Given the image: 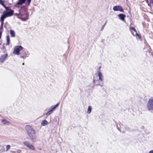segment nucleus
Returning <instances> with one entry per match:
<instances>
[{
  "label": "nucleus",
  "mask_w": 153,
  "mask_h": 153,
  "mask_svg": "<svg viewBox=\"0 0 153 153\" xmlns=\"http://www.w3.org/2000/svg\"><path fill=\"white\" fill-rule=\"evenodd\" d=\"M27 9L25 6L22 7L19 10V13L17 14L18 17L24 21L27 20L29 16V15L27 13Z\"/></svg>",
  "instance_id": "nucleus-1"
},
{
  "label": "nucleus",
  "mask_w": 153,
  "mask_h": 153,
  "mask_svg": "<svg viewBox=\"0 0 153 153\" xmlns=\"http://www.w3.org/2000/svg\"><path fill=\"white\" fill-rule=\"evenodd\" d=\"M148 153H153V150L150 151Z\"/></svg>",
  "instance_id": "nucleus-26"
},
{
  "label": "nucleus",
  "mask_w": 153,
  "mask_h": 153,
  "mask_svg": "<svg viewBox=\"0 0 153 153\" xmlns=\"http://www.w3.org/2000/svg\"><path fill=\"white\" fill-rule=\"evenodd\" d=\"M136 35L137 36H138V37H139V38H140V35L137 33H136Z\"/></svg>",
  "instance_id": "nucleus-24"
},
{
  "label": "nucleus",
  "mask_w": 153,
  "mask_h": 153,
  "mask_svg": "<svg viewBox=\"0 0 153 153\" xmlns=\"http://www.w3.org/2000/svg\"><path fill=\"white\" fill-rule=\"evenodd\" d=\"M2 6L3 7H4L5 8H7V7H6L4 4Z\"/></svg>",
  "instance_id": "nucleus-27"
},
{
  "label": "nucleus",
  "mask_w": 153,
  "mask_h": 153,
  "mask_svg": "<svg viewBox=\"0 0 153 153\" xmlns=\"http://www.w3.org/2000/svg\"><path fill=\"white\" fill-rule=\"evenodd\" d=\"M93 82L94 83V84L95 83V79H93Z\"/></svg>",
  "instance_id": "nucleus-32"
},
{
  "label": "nucleus",
  "mask_w": 153,
  "mask_h": 153,
  "mask_svg": "<svg viewBox=\"0 0 153 153\" xmlns=\"http://www.w3.org/2000/svg\"><path fill=\"white\" fill-rule=\"evenodd\" d=\"M98 76L99 77V79L101 81H103V76L102 73L99 71L98 72Z\"/></svg>",
  "instance_id": "nucleus-13"
},
{
  "label": "nucleus",
  "mask_w": 153,
  "mask_h": 153,
  "mask_svg": "<svg viewBox=\"0 0 153 153\" xmlns=\"http://www.w3.org/2000/svg\"><path fill=\"white\" fill-rule=\"evenodd\" d=\"M0 4L2 5H3L4 4V1L2 0H0Z\"/></svg>",
  "instance_id": "nucleus-21"
},
{
  "label": "nucleus",
  "mask_w": 153,
  "mask_h": 153,
  "mask_svg": "<svg viewBox=\"0 0 153 153\" xmlns=\"http://www.w3.org/2000/svg\"><path fill=\"white\" fill-rule=\"evenodd\" d=\"M2 6L3 7H4L5 8H7V7H6L4 4Z\"/></svg>",
  "instance_id": "nucleus-28"
},
{
  "label": "nucleus",
  "mask_w": 153,
  "mask_h": 153,
  "mask_svg": "<svg viewBox=\"0 0 153 153\" xmlns=\"http://www.w3.org/2000/svg\"><path fill=\"white\" fill-rule=\"evenodd\" d=\"M25 129L30 138L33 141H35L37 139L36 135V131L29 125L26 126Z\"/></svg>",
  "instance_id": "nucleus-2"
},
{
  "label": "nucleus",
  "mask_w": 153,
  "mask_h": 153,
  "mask_svg": "<svg viewBox=\"0 0 153 153\" xmlns=\"http://www.w3.org/2000/svg\"><path fill=\"white\" fill-rule=\"evenodd\" d=\"M101 87H102V85H100Z\"/></svg>",
  "instance_id": "nucleus-34"
},
{
  "label": "nucleus",
  "mask_w": 153,
  "mask_h": 153,
  "mask_svg": "<svg viewBox=\"0 0 153 153\" xmlns=\"http://www.w3.org/2000/svg\"><path fill=\"white\" fill-rule=\"evenodd\" d=\"M22 65H24V63H23L22 64Z\"/></svg>",
  "instance_id": "nucleus-33"
},
{
  "label": "nucleus",
  "mask_w": 153,
  "mask_h": 153,
  "mask_svg": "<svg viewBox=\"0 0 153 153\" xmlns=\"http://www.w3.org/2000/svg\"><path fill=\"white\" fill-rule=\"evenodd\" d=\"M23 144L28 147L30 149L32 150H35V147L33 145L27 141H24L23 142Z\"/></svg>",
  "instance_id": "nucleus-6"
},
{
  "label": "nucleus",
  "mask_w": 153,
  "mask_h": 153,
  "mask_svg": "<svg viewBox=\"0 0 153 153\" xmlns=\"http://www.w3.org/2000/svg\"><path fill=\"white\" fill-rule=\"evenodd\" d=\"M39 149L40 150H41V148Z\"/></svg>",
  "instance_id": "nucleus-35"
},
{
  "label": "nucleus",
  "mask_w": 153,
  "mask_h": 153,
  "mask_svg": "<svg viewBox=\"0 0 153 153\" xmlns=\"http://www.w3.org/2000/svg\"><path fill=\"white\" fill-rule=\"evenodd\" d=\"M91 109L92 108L91 106H89L88 108V110L87 111V113L88 114H90L91 112Z\"/></svg>",
  "instance_id": "nucleus-17"
},
{
  "label": "nucleus",
  "mask_w": 153,
  "mask_h": 153,
  "mask_svg": "<svg viewBox=\"0 0 153 153\" xmlns=\"http://www.w3.org/2000/svg\"><path fill=\"white\" fill-rule=\"evenodd\" d=\"M117 128L118 130L120 132H121V131L120 130V129L118 127V126H117Z\"/></svg>",
  "instance_id": "nucleus-30"
},
{
  "label": "nucleus",
  "mask_w": 153,
  "mask_h": 153,
  "mask_svg": "<svg viewBox=\"0 0 153 153\" xmlns=\"http://www.w3.org/2000/svg\"><path fill=\"white\" fill-rule=\"evenodd\" d=\"M6 11H8L10 9H9V7H7V8H5Z\"/></svg>",
  "instance_id": "nucleus-25"
},
{
  "label": "nucleus",
  "mask_w": 153,
  "mask_h": 153,
  "mask_svg": "<svg viewBox=\"0 0 153 153\" xmlns=\"http://www.w3.org/2000/svg\"><path fill=\"white\" fill-rule=\"evenodd\" d=\"M7 55V54H3L1 55L0 58V61L1 62H3L5 60Z\"/></svg>",
  "instance_id": "nucleus-10"
},
{
  "label": "nucleus",
  "mask_w": 153,
  "mask_h": 153,
  "mask_svg": "<svg viewBox=\"0 0 153 153\" xmlns=\"http://www.w3.org/2000/svg\"><path fill=\"white\" fill-rule=\"evenodd\" d=\"M48 122L45 120H42L41 123V124L42 126H46L48 124Z\"/></svg>",
  "instance_id": "nucleus-14"
},
{
  "label": "nucleus",
  "mask_w": 153,
  "mask_h": 153,
  "mask_svg": "<svg viewBox=\"0 0 153 153\" xmlns=\"http://www.w3.org/2000/svg\"><path fill=\"white\" fill-rule=\"evenodd\" d=\"M10 42V39L9 36H7V42L6 44V45H8L9 44Z\"/></svg>",
  "instance_id": "nucleus-16"
},
{
  "label": "nucleus",
  "mask_w": 153,
  "mask_h": 153,
  "mask_svg": "<svg viewBox=\"0 0 153 153\" xmlns=\"http://www.w3.org/2000/svg\"><path fill=\"white\" fill-rule=\"evenodd\" d=\"M130 30H134V32H137V30H136L135 29V28L134 27H131Z\"/></svg>",
  "instance_id": "nucleus-22"
},
{
  "label": "nucleus",
  "mask_w": 153,
  "mask_h": 153,
  "mask_svg": "<svg viewBox=\"0 0 153 153\" xmlns=\"http://www.w3.org/2000/svg\"><path fill=\"white\" fill-rule=\"evenodd\" d=\"M59 104V103H58L55 106H52L51 108L49 109V111L46 113V115L47 116H48L50 115L51 114L52 112L58 106Z\"/></svg>",
  "instance_id": "nucleus-7"
},
{
  "label": "nucleus",
  "mask_w": 153,
  "mask_h": 153,
  "mask_svg": "<svg viewBox=\"0 0 153 153\" xmlns=\"http://www.w3.org/2000/svg\"><path fill=\"white\" fill-rule=\"evenodd\" d=\"M1 33L0 32V39L1 38Z\"/></svg>",
  "instance_id": "nucleus-31"
},
{
  "label": "nucleus",
  "mask_w": 153,
  "mask_h": 153,
  "mask_svg": "<svg viewBox=\"0 0 153 153\" xmlns=\"http://www.w3.org/2000/svg\"><path fill=\"white\" fill-rule=\"evenodd\" d=\"M1 123L4 124H6L7 125H9L10 124V122L7 121L6 119H3L1 121Z\"/></svg>",
  "instance_id": "nucleus-11"
},
{
  "label": "nucleus",
  "mask_w": 153,
  "mask_h": 153,
  "mask_svg": "<svg viewBox=\"0 0 153 153\" xmlns=\"http://www.w3.org/2000/svg\"><path fill=\"white\" fill-rule=\"evenodd\" d=\"M113 10L114 11H119L121 12H123L124 10L120 6H114L113 7Z\"/></svg>",
  "instance_id": "nucleus-9"
},
{
  "label": "nucleus",
  "mask_w": 153,
  "mask_h": 153,
  "mask_svg": "<svg viewBox=\"0 0 153 153\" xmlns=\"http://www.w3.org/2000/svg\"><path fill=\"white\" fill-rule=\"evenodd\" d=\"M146 108L150 111H153V97H151L147 102Z\"/></svg>",
  "instance_id": "nucleus-4"
},
{
  "label": "nucleus",
  "mask_w": 153,
  "mask_h": 153,
  "mask_svg": "<svg viewBox=\"0 0 153 153\" xmlns=\"http://www.w3.org/2000/svg\"><path fill=\"white\" fill-rule=\"evenodd\" d=\"M106 22L105 23V24L104 25L102 26V27L101 28V30H100L101 31H102V30H103V29L104 27H105V24H106Z\"/></svg>",
  "instance_id": "nucleus-23"
},
{
  "label": "nucleus",
  "mask_w": 153,
  "mask_h": 153,
  "mask_svg": "<svg viewBox=\"0 0 153 153\" xmlns=\"http://www.w3.org/2000/svg\"><path fill=\"white\" fill-rule=\"evenodd\" d=\"M152 3L153 4V0H152Z\"/></svg>",
  "instance_id": "nucleus-36"
},
{
  "label": "nucleus",
  "mask_w": 153,
  "mask_h": 153,
  "mask_svg": "<svg viewBox=\"0 0 153 153\" xmlns=\"http://www.w3.org/2000/svg\"><path fill=\"white\" fill-rule=\"evenodd\" d=\"M28 56V54H25L24 55H22V56H21L20 57V58H23L25 59L26 57Z\"/></svg>",
  "instance_id": "nucleus-18"
},
{
  "label": "nucleus",
  "mask_w": 153,
  "mask_h": 153,
  "mask_svg": "<svg viewBox=\"0 0 153 153\" xmlns=\"http://www.w3.org/2000/svg\"><path fill=\"white\" fill-rule=\"evenodd\" d=\"M125 129L127 131H129V128H126Z\"/></svg>",
  "instance_id": "nucleus-29"
},
{
  "label": "nucleus",
  "mask_w": 153,
  "mask_h": 153,
  "mask_svg": "<svg viewBox=\"0 0 153 153\" xmlns=\"http://www.w3.org/2000/svg\"><path fill=\"white\" fill-rule=\"evenodd\" d=\"M118 16L120 19L124 20L126 17V15L124 14L121 13L118 15Z\"/></svg>",
  "instance_id": "nucleus-12"
},
{
  "label": "nucleus",
  "mask_w": 153,
  "mask_h": 153,
  "mask_svg": "<svg viewBox=\"0 0 153 153\" xmlns=\"http://www.w3.org/2000/svg\"><path fill=\"white\" fill-rule=\"evenodd\" d=\"M31 0H27L28 4L27 5L29 6L31 2ZM26 0H18V1L16 3L17 5H22L25 3Z\"/></svg>",
  "instance_id": "nucleus-8"
},
{
  "label": "nucleus",
  "mask_w": 153,
  "mask_h": 153,
  "mask_svg": "<svg viewBox=\"0 0 153 153\" xmlns=\"http://www.w3.org/2000/svg\"><path fill=\"white\" fill-rule=\"evenodd\" d=\"M10 145H7L6 146V151H7L10 148Z\"/></svg>",
  "instance_id": "nucleus-20"
},
{
  "label": "nucleus",
  "mask_w": 153,
  "mask_h": 153,
  "mask_svg": "<svg viewBox=\"0 0 153 153\" xmlns=\"http://www.w3.org/2000/svg\"><path fill=\"white\" fill-rule=\"evenodd\" d=\"M10 36L11 37H13L15 36V31L12 30H11L10 31Z\"/></svg>",
  "instance_id": "nucleus-15"
},
{
  "label": "nucleus",
  "mask_w": 153,
  "mask_h": 153,
  "mask_svg": "<svg viewBox=\"0 0 153 153\" xmlns=\"http://www.w3.org/2000/svg\"><path fill=\"white\" fill-rule=\"evenodd\" d=\"M22 53L23 54V55L25 54H28L25 50H22L21 52V54H22Z\"/></svg>",
  "instance_id": "nucleus-19"
},
{
  "label": "nucleus",
  "mask_w": 153,
  "mask_h": 153,
  "mask_svg": "<svg viewBox=\"0 0 153 153\" xmlns=\"http://www.w3.org/2000/svg\"><path fill=\"white\" fill-rule=\"evenodd\" d=\"M13 10L10 9L8 11H6L3 12V14L0 18V21L1 22V27H2L4 23V21L5 18L12 16L13 13Z\"/></svg>",
  "instance_id": "nucleus-3"
},
{
  "label": "nucleus",
  "mask_w": 153,
  "mask_h": 153,
  "mask_svg": "<svg viewBox=\"0 0 153 153\" xmlns=\"http://www.w3.org/2000/svg\"><path fill=\"white\" fill-rule=\"evenodd\" d=\"M23 47L21 46H18L16 47L13 51V53L18 55L19 54L20 51L23 49Z\"/></svg>",
  "instance_id": "nucleus-5"
}]
</instances>
